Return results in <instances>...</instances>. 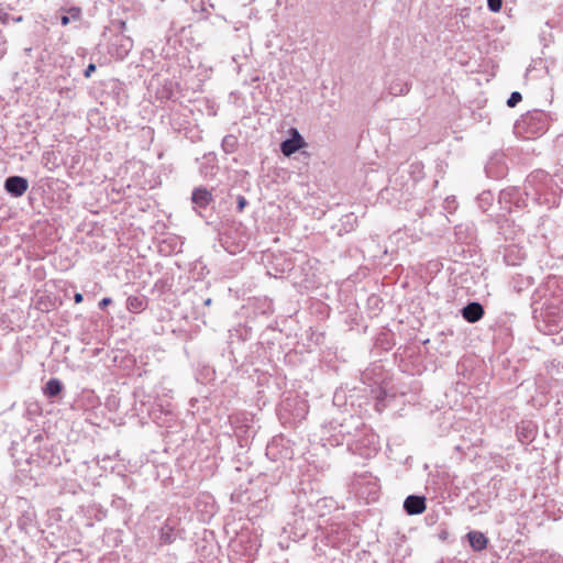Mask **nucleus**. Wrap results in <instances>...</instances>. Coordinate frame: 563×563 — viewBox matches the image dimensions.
Wrapping results in <instances>:
<instances>
[{
  "mask_svg": "<svg viewBox=\"0 0 563 563\" xmlns=\"http://www.w3.org/2000/svg\"><path fill=\"white\" fill-rule=\"evenodd\" d=\"M556 189L553 178L544 170L531 173L522 189L511 188L501 191V198L516 205V207H529L530 205L554 206L556 203Z\"/></svg>",
  "mask_w": 563,
  "mask_h": 563,
  "instance_id": "obj_1",
  "label": "nucleus"
},
{
  "mask_svg": "<svg viewBox=\"0 0 563 563\" xmlns=\"http://www.w3.org/2000/svg\"><path fill=\"white\" fill-rule=\"evenodd\" d=\"M533 318L540 332L558 333L563 329V297L553 296L538 307L533 305Z\"/></svg>",
  "mask_w": 563,
  "mask_h": 563,
  "instance_id": "obj_2",
  "label": "nucleus"
},
{
  "mask_svg": "<svg viewBox=\"0 0 563 563\" xmlns=\"http://www.w3.org/2000/svg\"><path fill=\"white\" fill-rule=\"evenodd\" d=\"M361 426V420L357 417L350 416L339 424L330 423L324 428L323 438L329 445L339 446L345 444L349 449V442H353L356 437L355 432Z\"/></svg>",
  "mask_w": 563,
  "mask_h": 563,
  "instance_id": "obj_3",
  "label": "nucleus"
},
{
  "mask_svg": "<svg viewBox=\"0 0 563 563\" xmlns=\"http://www.w3.org/2000/svg\"><path fill=\"white\" fill-rule=\"evenodd\" d=\"M355 434L356 437L353 439V442H349V451L365 459L376 455L379 449L378 437L362 422Z\"/></svg>",
  "mask_w": 563,
  "mask_h": 563,
  "instance_id": "obj_4",
  "label": "nucleus"
},
{
  "mask_svg": "<svg viewBox=\"0 0 563 563\" xmlns=\"http://www.w3.org/2000/svg\"><path fill=\"white\" fill-rule=\"evenodd\" d=\"M548 125L549 120L545 112L541 110H533L523 114L517 121L515 128L519 133H522L527 139H530L544 133Z\"/></svg>",
  "mask_w": 563,
  "mask_h": 563,
  "instance_id": "obj_5",
  "label": "nucleus"
},
{
  "mask_svg": "<svg viewBox=\"0 0 563 563\" xmlns=\"http://www.w3.org/2000/svg\"><path fill=\"white\" fill-rule=\"evenodd\" d=\"M486 175L489 178L499 179L507 174L505 156L503 153L493 154L485 165Z\"/></svg>",
  "mask_w": 563,
  "mask_h": 563,
  "instance_id": "obj_6",
  "label": "nucleus"
},
{
  "mask_svg": "<svg viewBox=\"0 0 563 563\" xmlns=\"http://www.w3.org/2000/svg\"><path fill=\"white\" fill-rule=\"evenodd\" d=\"M306 146V142L299 131L295 128L290 129V137L284 140L280 143V152L289 157L302 147Z\"/></svg>",
  "mask_w": 563,
  "mask_h": 563,
  "instance_id": "obj_7",
  "label": "nucleus"
},
{
  "mask_svg": "<svg viewBox=\"0 0 563 563\" xmlns=\"http://www.w3.org/2000/svg\"><path fill=\"white\" fill-rule=\"evenodd\" d=\"M3 188L11 197L19 198L26 192L29 181L22 176H9L4 180Z\"/></svg>",
  "mask_w": 563,
  "mask_h": 563,
  "instance_id": "obj_8",
  "label": "nucleus"
},
{
  "mask_svg": "<svg viewBox=\"0 0 563 563\" xmlns=\"http://www.w3.org/2000/svg\"><path fill=\"white\" fill-rule=\"evenodd\" d=\"M150 416L156 421V423L165 426L174 417L172 405H163L162 402H155L150 411Z\"/></svg>",
  "mask_w": 563,
  "mask_h": 563,
  "instance_id": "obj_9",
  "label": "nucleus"
},
{
  "mask_svg": "<svg viewBox=\"0 0 563 563\" xmlns=\"http://www.w3.org/2000/svg\"><path fill=\"white\" fill-rule=\"evenodd\" d=\"M426 507V497L421 495H409L404 501V510L410 516L422 514Z\"/></svg>",
  "mask_w": 563,
  "mask_h": 563,
  "instance_id": "obj_10",
  "label": "nucleus"
},
{
  "mask_svg": "<svg viewBox=\"0 0 563 563\" xmlns=\"http://www.w3.org/2000/svg\"><path fill=\"white\" fill-rule=\"evenodd\" d=\"M462 317L471 323L477 322L481 320L484 316V308L483 306L477 302H468L463 309H462Z\"/></svg>",
  "mask_w": 563,
  "mask_h": 563,
  "instance_id": "obj_11",
  "label": "nucleus"
},
{
  "mask_svg": "<svg viewBox=\"0 0 563 563\" xmlns=\"http://www.w3.org/2000/svg\"><path fill=\"white\" fill-rule=\"evenodd\" d=\"M212 200L211 191L203 187L195 188L191 194V201L197 208H206Z\"/></svg>",
  "mask_w": 563,
  "mask_h": 563,
  "instance_id": "obj_12",
  "label": "nucleus"
},
{
  "mask_svg": "<svg viewBox=\"0 0 563 563\" xmlns=\"http://www.w3.org/2000/svg\"><path fill=\"white\" fill-rule=\"evenodd\" d=\"M387 90L391 96H404L410 90V84L401 78H394L387 85Z\"/></svg>",
  "mask_w": 563,
  "mask_h": 563,
  "instance_id": "obj_13",
  "label": "nucleus"
},
{
  "mask_svg": "<svg viewBox=\"0 0 563 563\" xmlns=\"http://www.w3.org/2000/svg\"><path fill=\"white\" fill-rule=\"evenodd\" d=\"M467 539L471 548L474 551H483L484 549H486L488 543V539L486 538V536L479 531H470L467 533Z\"/></svg>",
  "mask_w": 563,
  "mask_h": 563,
  "instance_id": "obj_14",
  "label": "nucleus"
},
{
  "mask_svg": "<svg viewBox=\"0 0 563 563\" xmlns=\"http://www.w3.org/2000/svg\"><path fill=\"white\" fill-rule=\"evenodd\" d=\"M147 306V299L145 296H130L126 299V308L130 312L139 313L143 311Z\"/></svg>",
  "mask_w": 563,
  "mask_h": 563,
  "instance_id": "obj_15",
  "label": "nucleus"
},
{
  "mask_svg": "<svg viewBox=\"0 0 563 563\" xmlns=\"http://www.w3.org/2000/svg\"><path fill=\"white\" fill-rule=\"evenodd\" d=\"M113 45H118V48L115 49V56L119 58H124L131 51L133 42L130 37L117 36Z\"/></svg>",
  "mask_w": 563,
  "mask_h": 563,
  "instance_id": "obj_16",
  "label": "nucleus"
},
{
  "mask_svg": "<svg viewBox=\"0 0 563 563\" xmlns=\"http://www.w3.org/2000/svg\"><path fill=\"white\" fill-rule=\"evenodd\" d=\"M63 390V384L58 378H51L43 388L44 395L48 398H55Z\"/></svg>",
  "mask_w": 563,
  "mask_h": 563,
  "instance_id": "obj_17",
  "label": "nucleus"
},
{
  "mask_svg": "<svg viewBox=\"0 0 563 563\" xmlns=\"http://www.w3.org/2000/svg\"><path fill=\"white\" fill-rule=\"evenodd\" d=\"M374 384L376 385V387L372 389V393L374 394V397L376 399L375 408L377 411H382L386 407L387 393L379 385L378 380H375Z\"/></svg>",
  "mask_w": 563,
  "mask_h": 563,
  "instance_id": "obj_18",
  "label": "nucleus"
},
{
  "mask_svg": "<svg viewBox=\"0 0 563 563\" xmlns=\"http://www.w3.org/2000/svg\"><path fill=\"white\" fill-rule=\"evenodd\" d=\"M221 146L228 154L234 153L238 148V139L235 135L228 134L223 137Z\"/></svg>",
  "mask_w": 563,
  "mask_h": 563,
  "instance_id": "obj_19",
  "label": "nucleus"
},
{
  "mask_svg": "<svg viewBox=\"0 0 563 563\" xmlns=\"http://www.w3.org/2000/svg\"><path fill=\"white\" fill-rule=\"evenodd\" d=\"M249 330L246 327L239 325L238 328L230 330V341L233 343L235 339L238 341H245L249 338Z\"/></svg>",
  "mask_w": 563,
  "mask_h": 563,
  "instance_id": "obj_20",
  "label": "nucleus"
},
{
  "mask_svg": "<svg viewBox=\"0 0 563 563\" xmlns=\"http://www.w3.org/2000/svg\"><path fill=\"white\" fill-rule=\"evenodd\" d=\"M159 539L163 543H172L175 540L174 529L168 525L162 527Z\"/></svg>",
  "mask_w": 563,
  "mask_h": 563,
  "instance_id": "obj_21",
  "label": "nucleus"
},
{
  "mask_svg": "<svg viewBox=\"0 0 563 563\" xmlns=\"http://www.w3.org/2000/svg\"><path fill=\"white\" fill-rule=\"evenodd\" d=\"M494 197L490 191H484L478 196L479 207L486 211L487 207L492 205Z\"/></svg>",
  "mask_w": 563,
  "mask_h": 563,
  "instance_id": "obj_22",
  "label": "nucleus"
},
{
  "mask_svg": "<svg viewBox=\"0 0 563 563\" xmlns=\"http://www.w3.org/2000/svg\"><path fill=\"white\" fill-rule=\"evenodd\" d=\"M522 100V96L519 91L511 92L510 97L507 100V106L509 108L516 107Z\"/></svg>",
  "mask_w": 563,
  "mask_h": 563,
  "instance_id": "obj_23",
  "label": "nucleus"
},
{
  "mask_svg": "<svg viewBox=\"0 0 563 563\" xmlns=\"http://www.w3.org/2000/svg\"><path fill=\"white\" fill-rule=\"evenodd\" d=\"M487 7L492 12H499L503 7V0H487Z\"/></svg>",
  "mask_w": 563,
  "mask_h": 563,
  "instance_id": "obj_24",
  "label": "nucleus"
},
{
  "mask_svg": "<svg viewBox=\"0 0 563 563\" xmlns=\"http://www.w3.org/2000/svg\"><path fill=\"white\" fill-rule=\"evenodd\" d=\"M236 202H238V206H236L238 212H242L244 210V208L249 205V201L246 200V198L244 196H238Z\"/></svg>",
  "mask_w": 563,
  "mask_h": 563,
  "instance_id": "obj_25",
  "label": "nucleus"
},
{
  "mask_svg": "<svg viewBox=\"0 0 563 563\" xmlns=\"http://www.w3.org/2000/svg\"><path fill=\"white\" fill-rule=\"evenodd\" d=\"M80 9L77 7H73L68 10L67 14L69 15L70 20H78L80 18Z\"/></svg>",
  "mask_w": 563,
  "mask_h": 563,
  "instance_id": "obj_26",
  "label": "nucleus"
},
{
  "mask_svg": "<svg viewBox=\"0 0 563 563\" xmlns=\"http://www.w3.org/2000/svg\"><path fill=\"white\" fill-rule=\"evenodd\" d=\"M380 367L379 366H374L373 368H367L363 374H362V379L365 382L367 379L371 378V375L373 373H376V369H379Z\"/></svg>",
  "mask_w": 563,
  "mask_h": 563,
  "instance_id": "obj_27",
  "label": "nucleus"
},
{
  "mask_svg": "<svg viewBox=\"0 0 563 563\" xmlns=\"http://www.w3.org/2000/svg\"><path fill=\"white\" fill-rule=\"evenodd\" d=\"M96 70V65L93 63H90L87 68L84 71V76L86 78H90L92 73Z\"/></svg>",
  "mask_w": 563,
  "mask_h": 563,
  "instance_id": "obj_28",
  "label": "nucleus"
},
{
  "mask_svg": "<svg viewBox=\"0 0 563 563\" xmlns=\"http://www.w3.org/2000/svg\"><path fill=\"white\" fill-rule=\"evenodd\" d=\"M111 303H112V299H111V298H109V297H104V298H102V299L99 301L98 306H99V308H100V309H104L107 306H109V305H111Z\"/></svg>",
  "mask_w": 563,
  "mask_h": 563,
  "instance_id": "obj_29",
  "label": "nucleus"
},
{
  "mask_svg": "<svg viewBox=\"0 0 563 563\" xmlns=\"http://www.w3.org/2000/svg\"><path fill=\"white\" fill-rule=\"evenodd\" d=\"M59 22H60V24H62V25H67V24H69V22H70V18H69V15H68L67 13H66V14H62V15L59 16Z\"/></svg>",
  "mask_w": 563,
  "mask_h": 563,
  "instance_id": "obj_30",
  "label": "nucleus"
},
{
  "mask_svg": "<svg viewBox=\"0 0 563 563\" xmlns=\"http://www.w3.org/2000/svg\"><path fill=\"white\" fill-rule=\"evenodd\" d=\"M11 21V16L8 13L0 15V22L3 24H8Z\"/></svg>",
  "mask_w": 563,
  "mask_h": 563,
  "instance_id": "obj_31",
  "label": "nucleus"
},
{
  "mask_svg": "<svg viewBox=\"0 0 563 563\" xmlns=\"http://www.w3.org/2000/svg\"><path fill=\"white\" fill-rule=\"evenodd\" d=\"M82 300H84V296H82V294H80V292H76V294L74 295V301H75L76 303H80V302H82Z\"/></svg>",
  "mask_w": 563,
  "mask_h": 563,
  "instance_id": "obj_32",
  "label": "nucleus"
},
{
  "mask_svg": "<svg viewBox=\"0 0 563 563\" xmlns=\"http://www.w3.org/2000/svg\"><path fill=\"white\" fill-rule=\"evenodd\" d=\"M504 258H505V262L507 263V265H517V263L515 261L510 260L509 253L505 254Z\"/></svg>",
  "mask_w": 563,
  "mask_h": 563,
  "instance_id": "obj_33",
  "label": "nucleus"
},
{
  "mask_svg": "<svg viewBox=\"0 0 563 563\" xmlns=\"http://www.w3.org/2000/svg\"><path fill=\"white\" fill-rule=\"evenodd\" d=\"M369 301H373V306H377L379 302V298L376 296H373L369 298Z\"/></svg>",
  "mask_w": 563,
  "mask_h": 563,
  "instance_id": "obj_34",
  "label": "nucleus"
},
{
  "mask_svg": "<svg viewBox=\"0 0 563 563\" xmlns=\"http://www.w3.org/2000/svg\"><path fill=\"white\" fill-rule=\"evenodd\" d=\"M23 20V18L21 15L19 16H11V21L13 22H21Z\"/></svg>",
  "mask_w": 563,
  "mask_h": 563,
  "instance_id": "obj_35",
  "label": "nucleus"
},
{
  "mask_svg": "<svg viewBox=\"0 0 563 563\" xmlns=\"http://www.w3.org/2000/svg\"><path fill=\"white\" fill-rule=\"evenodd\" d=\"M211 302H212L211 298H207V299L203 300V305L207 306V307L210 306Z\"/></svg>",
  "mask_w": 563,
  "mask_h": 563,
  "instance_id": "obj_36",
  "label": "nucleus"
},
{
  "mask_svg": "<svg viewBox=\"0 0 563 563\" xmlns=\"http://www.w3.org/2000/svg\"><path fill=\"white\" fill-rule=\"evenodd\" d=\"M200 173L203 174V175H207L208 174L207 167L201 166L200 167Z\"/></svg>",
  "mask_w": 563,
  "mask_h": 563,
  "instance_id": "obj_37",
  "label": "nucleus"
},
{
  "mask_svg": "<svg viewBox=\"0 0 563 563\" xmlns=\"http://www.w3.org/2000/svg\"><path fill=\"white\" fill-rule=\"evenodd\" d=\"M553 559V562L556 563L560 561V556H551Z\"/></svg>",
  "mask_w": 563,
  "mask_h": 563,
  "instance_id": "obj_38",
  "label": "nucleus"
},
{
  "mask_svg": "<svg viewBox=\"0 0 563 563\" xmlns=\"http://www.w3.org/2000/svg\"><path fill=\"white\" fill-rule=\"evenodd\" d=\"M360 485V481L358 478L355 481V486H358Z\"/></svg>",
  "mask_w": 563,
  "mask_h": 563,
  "instance_id": "obj_39",
  "label": "nucleus"
}]
</instances>
